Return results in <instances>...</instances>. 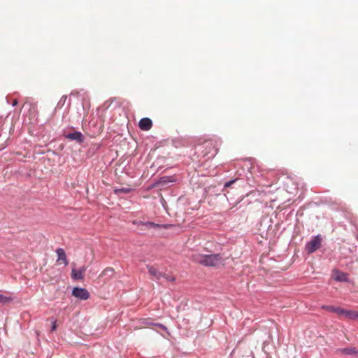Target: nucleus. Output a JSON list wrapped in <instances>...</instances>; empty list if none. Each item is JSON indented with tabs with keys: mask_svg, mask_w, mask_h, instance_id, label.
<instances>
[{
	"mask_svg": "<svg viewBox=\"0 0 358 358\" xmlns=\"http://www.w3.org/2000/svg\"><path fill=\"white\" fill-rule=\"evenodd\" d=\"M336 308L337 307H335V306H322V309L326 310L329 311V312H333V313H336Z\"/></svg>",
	"mask_w": 358,
	"mask_h": 358,
	"instance_id": "16",
	"label": "nucleus"
},
{
	"mask_svg": "<svg viewBox=\"0 0 358 358\" xmlns=\"http://www.w3.org/2000/svg\"><path fill=\"white\" fill-rule=\"evenodd\" d=\"M321 245V239L316 236L313 240H311L306 245V250L308 253H313L315 250H317Z\"/></svg>",
	"mask_w": 358,
	"mask_h": 358,
	"instance_id": "3",
	"label": "nucleus"
},
{
	"mask_svg": "<svg viewBox=\"0 0 358 358\" xmlns=\"http://www.w3.org/2000/svg\"><path fill=\"white\" fill-rule=\"evenodd\" d=\"M159 327L165 329V327L163 325H159Z\"/></svg>",
	"mask_w": 358,
	"mask_h": 358,
	"instance_id": "24",
	"label": "nucleus"
},
{
	"mask_svg": "<svg viewBox=\"0 0 358 358\" xmlns=\"http://www.w3.org/2000/svg\"><path fill=\"white\" fill-rule=\"evenodd\" d=\"M56 329V322H53L52 331H55Z\"/></svg>",
	"mask_w": 358,
	"mask_h": 358,
	"instance_id": "22",
	"label": "nucleus"
},
{
	"mask_svg": "<svg viewBox=\"0 0 358 358\" xmlns=\"http://www.w3.org/2000/svg\"><path fill=\"white\" fill-rule=\"evenodd\" d=\"M345 317L349 320H358V311L347 310Z\"/></svg>",
	"mask_w": 358,
	"mask_h": 358,
	"instance_id": "11",
	"label": "nucleus"
},
{
	"mask_svg": "<svg viewBox=\"0 0 358 358\" xmlns=\"http://www.w3.org/2000/svg\"><path fill=\"white\" fill-rule=\"evenodd\" d=\"M72 294L80 300H87L90 297L89 292L84 288L74 287L72 291Z\"/></svg>",
	"mask_w": 358,
	"mask_h": 358,
	"instance_id": "2",
	"label": "nucleus"
},
{
	"mask_svg": "<svg viewBox=\"0 0 358 358\" xmlns=\"http://www.w3.org/2000/svg\"><path fill=\"white\" fill-rule=\"evenodd\" d=\"M85 271V266H82L78 270L73 268L71 271V278L75 280H83Z\"/></svg>",
	"mask_w": 358,
	"mask_h": 358,
	"instance_id": "8",
	"label": "nucleus"
},
{
	"mask_svg": "<svg viewBox=\"0 0 358 358\" xmlns=\"http://www.w3.org/2000/svg\"><path fill=\"white\" fill-rule=\"evenodd\" d=\"M56 253L58 257L57 262L59 264H64V266H67L69 262L64 250L62 248H58L56 250Z\"/></svg>",
	"mask_w": 358,
	"mask_h": 358,
	"instance_id": "7",
	"label": "nucleus"
},
{
	"mask_svg": "<svg viewBox=\"0 0 358 358\" xmlns=\"http://www.w3.org/2000/svg\"><path fill=\"white\" fill-rule=\"evenodd\" d=\"M139 128L143 131H148L152 127V122L148 117L142 118L138 123Z\"/></svg>",
	"mask_w": 358,
	"mask_h": 358,
	"instance_id": "6",
	"label": "nucleus"
},
{
	"mask_svg": "<svg viewBox=\"0 0 358 358\" xmlns=\"http://www.w3.org/2000/svg\"><path fill=\"white\" fill-rule=\"evenodd\" d=\"M173 180L170 178V177H162L160 178V183H162V184H166V183H169V182H173Z\"/></svg>",
	"mask_w": 358,
	"mask_h": 358,
	"instance_id": "17",
	"label": "nucleus"
},
{
	"mask_svg": "<svg viewBox=\"0 0 358 358\" xmlns=\"http://www.w3.org/2000/svg\"><path fill=\"white\" fill-rule=\"evenodd\" d=\"M336 352L338 355H357L358 354V350H357L356 348L350 347L337 349Z\"/></svg>",
	"mask_w": 358,
	"mask_h": 358,
	"instance_id": "4",
	"label": "nucleus"
},
{
	"mask_svg": "<svg viewBox=\"0 0 358 358\" xmlns=\"http://www.w3.org/2000/svg\"><path fill=\"white\" fill-rule=\"evenodd\" d=\"M113 273H114V269L113 268H107L104 269L102 271L101 275L103 276V275H108L111 276V275H113Z\"/></svg>",
	"mask_w": 358,
	"mask_h": 358,
	"instance_id": "13",
	"label": "nucleus"
},
{
	"mask_svg": "<svg viewBox=\"0 0 358 358\" xmlns=\"http://www.w3.org/2000/svg\"><path fill=\"white\" fill-rule=\"evenodd\" d=\"M162 278H165L167 281H175V278L168 274L162 273Z\"/></svg>",
	"mask_w": 358,
	"mask_h": 358,
	"instance_id": "18",
	"label": "nucleus"
},
{
	"mask_svg": "<svg viewBox=\"0 0 358 358\" xmlns=\"http://www.w3.org/2000/svg\"><path fill=\"white\" fill-rule=\"evenodd\" d=\"M346 312H347V310L346 309H343L342 308H340V307H337L336 308V313L340 316H344L345 317L346 315Z\"/></svg>",
	"mask_w": 358,
	"mask_h": 358,
	"instance_id": "15",
	"label": "nucleus"
},
{
	"mask_svg": "<svg viewBox=\"0 0 358 358\" xmlns=\"http://www.w3.org/2000/svg\"><path fill=\"white\" fill-rule=\"evenodd\" d=\"M17 104V101L16 99H14L13 101V106H16Z\"/></svg>",
	"mask_w": 358,
	"mask_h": 358,
	"instance_id": "23",
	"label": "nucleus"
},
{
	"mask_svg": "<svg viewBox=\"0 0 358 358\" xmlns=\"http://www.w3.org/2000/svg\"><path fill=\"white\" fill-rule=\"evenodd\" d=\"M148 273L156 280H159L162 278V273L159 272L157 268L154 266H148Z\"/></svg>",
	"mask_w": 358,
	"mask_h": 358,
	"instance_id": "10",
	"label": "nucleus"
},
{
	"mask_svg": "<svg viewBox=\"0 0 358 358\" xmlns=\"http://www.w3.org/2000/svg\"><path fill=\"white\" fill-rule=\"evenodd\" d=\"M333 278L338 282H348V275L338 270L333 271Z\"/></svg>",
	"mask_w": 358,
	"mask_h": 358,
	"instance_id": "5",
	"label": "nucleus"
},
{
	"mask_svg": "<svg viewBox=\"0 0 358 358\" xmlns=\"http://www.w3.org/2000/svg\"><path fill=\"white\" fill-rule=\"evenodd\" d=\"M192 259L197 263L206 266H217L222 264L224 259L220 254H201L196 253L192 255Z\"/></svg>",
	"mask_w": 358,
	"mask_h": 358,
	"instance_id": "1",
	"label": "nucleus"
},
{
	"mask_svg": "<svg viewBox=\"0 0 358 358\" xmlns=\"http://www.w3.org/2000/svg\"><path fill=\"white\" fill-rule=\"evenodd\" d=\"M141 224L145 225L147 228H155V227H159L160 225L158 224H155L152 222H140Z\"/></svg>",
	"mask_w": 358,
	"mask_h": 358,
	"instance_id": "12",
	"label": "nucleus"
},
{
	"mask_svg": "<svg viewBox=\"0 0 358 358\" xmlns=\"http://www.w3.org/2000/svg\"><path fill=\"white\" fill-rule=\"evenodd\" d=\"M66 137L70 140L76 141L79 143L83 142L84 140L83 135L79 131H74L73 133L68 134Z\"/></svg>",
	"mask_w": 358,
	"mask_h": 358,
	"instance_id": "9",
	"label": "nucleus"
},
{
	"mask_svg": "<svg viewBox=\"0 0 358 358\" xmlns=\"http://www.w3.org/2000/svg\"><path fill=\"white\" fill-rule=\"evenodd\" d=\"M206 147H207V148H213V149H214V148H215L214 145H213V143H210H210H207V145H206Z\"/></svg>",
	"mask_w": 358,
	"mask_h": 358,
	"instance_id": "21",
	"label": "nucleus"
},
{
	"mask_svg": "<svg viewBox=\"0 0 358 358\" xmlns=\"http://www.w3.org/2000/svg\"><path fill=\"white\" fill-rule=\"evenodd\" d=\"M12 301V299L10 297L4 296L3 294H0V303H7Z\"/></svg>",
	"mask_w": 358,
	"mask_h": 358,
	"instance_id": "14",
	"label": "nucleus"
},
{
	"mask_svg": "<svg viewBox=\"0 0 358 358\" xmlns=\"http://www.w3.org/2000/svg\"><path fill=\"white\" fill-rule=\"evenodd\" d=\"M234 182H235V180H233L226 182L224 185V187H230Z\"/></svg>",
	"mask_w": 358,
	"mask_h": 358,
	"instance_id": "20",
	"label": "nucleus"
},
{
	"mask_svg": "<svg viewBox=\"0 0 358 358\" xmlns=\"http://www.w3.org/2000/svg\"><path fill=\"white\" fill-rule=\"evenodd\" d=\"M130 191H131V189H129V188H121V189H115L116 193H119V192L129 193V192H130Z\"/></svg>",
	"mask_w": 358,
	"mask_h": 358,
	"instance_id": "19",
	"label": "nucleus"
}]
</instances>
